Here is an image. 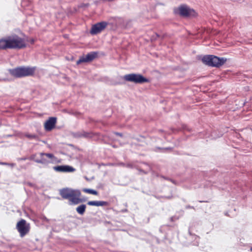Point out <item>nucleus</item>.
<instances>
[{"label":"nucleus","instance_id":"1","mask_svg":"<svg viewBox=\"0 0 252 252\" xmlns=\"http://www.w3.org/2000/svg\"><path fill=\"white\" fill-rule=\"evenodd\" d=\"M26 47L24 38L16 34L3 37L0 39V50L8 49H22Z\"/></svg>","mask_w":252,"mask_h":252},{"label":"nucleus","instance_id":"2","mask_svg":"<svg viewBox=\"0 0 252 252\" xmlns=\"http://www.w3.org/2000/svg\"><path fill=\"white\" fill-rule=\"evenodd\" d=\"M60 194L63 199H68L71 205L78 204L85 201V199L80 198L81 193L78 189L64 188L60 189Z\"/></svg>","mask_w":252,"mask_h":252},{"label":"nucleus","instance_id":"3","mask_svg":"<svg viewBox=\"0 0 252 252\" xmlns=\"http://www.w3.org/2000/svg\"><path fill=\"white\" fill-rule=\"evenodd\" d=\"M36 67L20 66L9 70V73L15 78H22L32 76L34 73Z\"/></svg>","mask_w":252,"mask_h":252},{"label":"nucleus","instance_id":"4","mask_svg":"<svg viewBox=\"0 0 252 252\" xmlns=\"http://www.w3.org/2000/svg\"><path fill=\"white\" fill-rule=\"evenodd\" d=\"M202 61L204 63L209 66L219 67L226 62V59L224 58H219L214 55H209L204 56Z\"/></svg>","mask_w":252,"mask_h":252},{"label":"nucleus","instance_id":"5","mask_svg":"<svg viewBox=\"0 0 252 252\" xmlns=\"http://www.w3.org/2000/svg\"><path fill=\"white\" fill-rule=\"evenodd\" d=\"M40 158L36 159L34 161L38 163L47 165L49 163H57L61 162L53 154L40 153L39 154Z\"/></svg>","mask_w":252,"mask_h":252},{"label":"nucleus","instance_id":"6","mask_svg":"<svg viewBox=\"0 0 252 252\" xmlns=\"http://www.w3.org/2000/svg\"><path fill=\"white\" fill-rule=\"evenodd\" d=\"M174 12L184 17H194L196 14L195 11L193 9L189 8L186 5H182L178 8L175 9Z\"/></svg>","mask_w":252,"mask_h":252},{"label":"nucleus","instance_id":"7","mask_svg":"<svg viewBox=\"0 0 252 252\" xmlns=\"http://www.w3.org/2000/svg\"><path fill=\"white\" fill-rule=\"evenodd\" d=\"M124 79L126 81L133 82L136 84L148 82L149 81L148 79L145 78L142 75L134 73L125 75L124 76Z\"/></svg>","mask_w":252,"mask_h":252},{"label":"nucleus","instance_id":"8","mask_svg":"<svg viewBox=\"0 0 252 252\" xmlns=\"http://www.w3.org/2000/svg\"><path fill=\"white\" fill-rule=\"evenodd\" d=\"M16 228L20 233L21 237L25 236L30 231V226L29 223H27L26 221L22 219L18 222L16 225Z\"/></svg>","mask_w":252,"mask_h":252},{"label":"nucleus","instance_id":"9","mask_svg":"<svg viewBox=\"0 0 252 252\" xmlns=\"http://www.w3.org/2000/svg\"><path fill=\"white\" fill-rule=\"evenodd\" d=\"M108 23L102 21L94 24L92 26L90 30V33L92 35H95L101 32L108 26Z\"/></svg>","mask_w":252,"mask_h":252},{"label":"nucleus","instance_id":"10","mask_svg":"<svg viewBox=\"0 0 252 252\" xmlns=\"http://www.w3.org/2000/svg\"><path fill=\"white\" fill-rule=\"evenodd\" d=\"M98 56L97 52H91L86 55H84L80 57L79 59L77 61V64H79L83 63H89L93 61L97 58Z\"/></svg>","mask_w":252,"mask_h":252},{"label":"nucleus","instance_id":"11","mask_svg":"<svg viewBox=\"0 0 252 252\" xmlns=\"http://www.w3.org/2000/svg\"><path fill=\"white\" fill-rule=\"evenodd\" d=\"M57 123V118L50 117L44 124V128L46 131H49L53 129Z\"/></svg>","mask_w":252,"mask_h":252},{"label":"nucleus","instance_id":"12","mask_svg":"<svg viewBox=\"0 0 252 252\" xmlns=\"http://www.w3.org/2000/svg\"><path fill=\"white\" fill-rule=\"evenodd\" d=\"M53 168L58 172H72L75 170L73 167L67 165L56 166H54Z\"/></svg>","mask_w":252,"mask_h":252},{"label":"nucleus","instance_id":"13","mask_svg":"<svg viewBox=\"0 0 252 252\" xmlns=\"http://www.w3.org/2000/svg\"><path fill=\"white\" fill-rule=\"evenodd\" d=\"M88 204L90 206H108L109 203L104 201H90L88 202Z\"/></svg>","mask_w":252,"mask_h":252},{"label":"nucleus","instance_id":"14","mask_svg":"<svg viewBox=\"0 0 252 252\" xmlns=\"http://www.w3.org/2000/svg\"><path fill=\"white\" fill-rule=\"evenodd\" d=\"M144 165V169L136 167V169L140 172L144 174H148L150 171L152 170L151 166L147 163H143Z\"/></svg>","mask_w":252,"mask_h":252},{"label":"nucleus","instance_id":"15","mask_svg":"<svg viewBox=\"0 0 252 252\" xmlns=\"http://www.w3.org/2000/svg\"><path fill=\"white\" fill-rule=\"evenodd\" d=\"M86 208L85 204H81L76 208V210L79 214L82 215L84 214Z\"/></svg>","mask_w":252,"mask_h":252},{"label":"nucleus","instance_id":"16","mask_svg":"<svg viewBox=\"0 0 252 252\" xmlns=\"http://www.w3.org/2000/svg\"><path fill=\"white\" fill-rule=\"evenodd\" d=\"M94 135V134L91 132L83 131L79 134V136L81 137L91 138H92Z\"/></svg>","mask_w":252,"mask_h":252},{"label":"nucleus","instance_id":"17","mask_svg":"<svg viewBox=\"0 0 252 252\" xmlns=\"http://www.w3.org/2000/svg\"><path fill=\"white\" fill-rule=\"evenodd\" d=\"M83 191L85 192L91 193L94 195L97 194V192L96 190L92 189H83Z\"/></svg>","mask_w":252,"mask_h":252},{"label":"nucleus","instance_id":"18","mask_svg":"<svg viewBox=\"0 0 252 252\" xmlns=\"http://www.w3.org/2000/svg\"><path fill=\"white\" fill-rule=\"evenodd\" d=\"M25 136L29 139H35L37 138V135L35 134H27L25 135Z\"/></svg>","mask_w":252,"mask_h":252},{"label":"nucleus","instance_id":"19","mask_svg":"<svg viewBox=\"0 0 252 252\" xmlns=\"http://www.w3.org/2000/svg\"><path fill=\"white\" fill-rule=\"evenodd\" d=\"M125 167L129 168H133L135 167L133 164L130 163H126Z\"/></svg>","mask_w":252,"mask_h":252},{"label":"nucleus","instance_id":"20","mask_svg":"<svg viewBox=\"0 0 252 252\" xmlns=\"http://www.w3.org/2000/svg\"><path fill=\"white\" fill-rule=\"evenodd\" d=\"M194 238H195V239L196 240V241L195 242H194L193 244L194 245H198V240L199 239V238L198 236H196V235L194 236Z\"/></svg>","mask_w":252,"mask_h":252},{"label":"nucleus","instance_id":"21","mask_svg":"<svg viewBox=\"0 0 252 252\" xmlns=\"http://www.w3.org/2000/svg\"><path fill=\"white\" fill-rule=\"evenodd\" d=\"M41 220L45 222H49V220L45 216H43L41 217Z\"/></svg>","mask_w":252,"mask_h":252},{"label":"nucleus","instance_id":"22","mask_svg":"<svg viewBox=\"0 0 252 252\" xmlns=\"http://www.w3.org/2000/svg\"><path fill=\"white\" fill-rule=\"evenodd\" d=\"M161 149L164 151L165 150H171L172 149V148L169 147H166V148H161Z\"/></svg>","mask_w":252,"mask_h":252},{"label":"nucleus","instance_id":"23","mask_svg":"<svg viewBox=\"0 0 252 252\" xmlns=\"http://www.w3.org/2000/svg\"><path fill=\"white\" fill-rule=\"evenodd\" d=\"M27 159L26 157L20 158H18V160H26Z\"/></svg>","mask_w":252,"mask_h":252},{"label":"nucleus","instance_id":"24","mask_svg":"<svg viewBox=\"0 0 252 252\" xmlns=\"http://www.w3.org/2000/svg\"><path fill=\"white\" fill-rule=\"evenodd\" d=\"M35 157V155H32L30 158V159L31 160H35V159H34V158Z\"/></svg>","mask_w":252,"mask_h":252},{"label":"nucleus","instance_id":"25","mask_svg":"<svg viewBox=\"0 0 252 252\" xmlns=\"http://www.w3.org/2000/svg\"><path fill=\"white\" fill-rule=\"evenodd\" d=\"M115 134L116 135H118V136H121L122 137L123 136V134L122 133H119V132H115Z\"/></svg>","mask_w":252,"mask_h":252},{"label":"nucleus","instance_id":"26","mask_svg":"<svg viewBox=\"0 0 252 252\" xmlns=\"http://www.w3.org/2000/svg\"><path fill=\"white\" fill-rule=\"evenodd\" d=\"M9 163L6 162H0V165H8Z\"/></svg>","mask_w":252,"mask_h":252},{"label":"nucleus","instance_id":"27","mask_svg":"<svg viewBox=\"0 0 252 252\" xmlns=\"http://www.w3.org/2000/svg\"><path fill=\"white\" fill-rule=\"evenodd\" d=\"M175 219H177V218H176L174 217H172L170 218V220L171 221H174Z\"/></svg>","mask_w":252,"mask_h":252},{"label":"nucleus","instance_id":"28","mask_svg":"<svg viewBox=\"0 0 252 252\" xmlns=\"http://www.w3.org/2000/svg\"><path fill=\"white\" fill-rule=\"evenodd\" d=\"M119 165H121V166H126V163H124L121 162V163H119Z\"/></svg>","mask_w":252,"mask_h":252},{"label":"nucleus","instance_id":"29","mask_svg":"<svg viewBox=\"0 0 252 252\" xmlns=\"http://www.w3.org/2000/svg\"><path fill=\"white\" fill-rule=\"evenodd\" d=\"M193 207L190 206H186V208L189 209V208H193Z\"/></svg>","mask_w":252,"mask_h":252},{"label":"nucleus","instance_id":"30","mask_svg":"<svg viewBox=\"0 0 252 252\" xmlns=\"http://www.w3.org/2000/svg\"><path fill=\"white\" fill-rule=\"evenodd\" d=\"M8 165L11 166H15V164L14 163H11V164H9Z\"/></svg>","mask_w":252,"mask_h":252},{"label":"nucleus","instance_id":"31","mask_svg":"<svg viewBox=\"0 0 252 252\" xmlns=\"http://www.w3.org/2000/svg\"><path fill=\"white\" fill-rule=\"evenodd\" d=\"M250 251H252V247H251V248H250Z\"/></svg>","mask_w":252,"mask_h":252},{"label":"nucleus","instance_id":"32","mask_svg":"<svg viewBox=\"0 0 252 252\" xmlns=\"http://www.w3.org/2000/svg\"><path fill=\"white\" fill-rule=\"evenodd\" d=\"M34 42V40H32V43H33Z\"/></svg>","mask_w":252,"mask_h":252}]
</instances>
